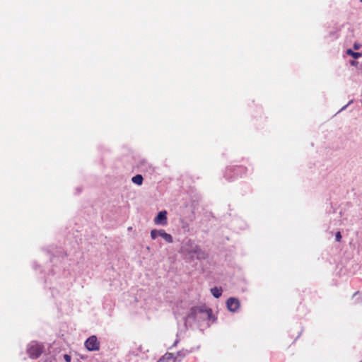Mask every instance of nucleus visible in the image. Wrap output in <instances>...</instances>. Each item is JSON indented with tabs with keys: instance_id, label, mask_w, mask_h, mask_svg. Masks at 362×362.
Here are the masks:
<instances>
[{
	"instance_id": "9d476101",
	"label": "nucleus",
	"mask_w": 362,
	"mask_h": 362,
	"mask_svg": "<svg viewBox=\"0 0 362 362\" xmlns=\"http://www.w3.org/2000/svg\"><path fill=\"white\" fill-rule=\"evenodd\" d=\"M346 53H347V54L351 56L354 59H358V58L361 57V53L355 52L353 50H351V49H347Z\"/></svg>"
},
{
	"instance_id": "7ed1b4c3",
	"label": "nucleus",
	"mask_w": 362,
	"mask_h": 362,
	"mask_svg": "<svg viewBox=\"0 0 362 362\" xmlns=\"http://www.w3.org/2000/svg\"><path fill=\"white\" fill-rule=\"evenodd\" d=\"M42 346L38 344H32L28 350V353L32 358H38L42 354Z\"/></svg>"
},
{
	"instance_id": "2eb2a0df",
	"label": "nucleus",
	"mask_w": 362,
	"mask_h": 362,
	"mask_svg": "<svg viewBox=\"0 0 362 362\" xmlns=\"http://www.w3.org/2000/svg\"><path fill=\"white\" fill-rule=\"evenodd\" d=\"M355 63H356V62H355L354 61H352V62H351V64H353V65H354V64H355Z\"/></svg>"
},
{
	"instance_id": "f8f14e48",
	"label": "nucleus",
	"mask_w": 362,
	"mask_h": 362,
	"mask_svg": "<svg viewBox=\"0 0 362 362\" xmlns=\"http://www.w3.org/2000/svg\"><path fill=\"white\" fill-rule=\"evenodd\" d=\"M64 359L66 362H71V357L68 355V354H64Z\"/></svg>"
},
{
	"instance_id": "dca6fc26",
	"label": "nucleus",
	"mask_w": 362,
	"mask_h": 362,
	"mask_svg": "<svg viewBox=\"0 0 362 362\" xmlns=\"http://www.w3.org/2000/svg\"><path fill=\"white\" fill-rule=\"evenodd\" d=\"M361 1L362 2V0H361Z\"/></svg>"
},
{
	"instance_id": "4468645a",
	"label": "nucleus",
	"mask_w": 362,
	"mask_h": 362,
	"mask_svg": "<svg viewBox=\"0 0 362 362\" xmlns=\"http://www.w3.org/2000/svg\"><path fill=\"white\" fill-rule=\"evenodd\" d=\"M195 248H196V249L194 250V252H197V250L198 249V247H197V246H195Z\"/></svg>"
},
{
	"instance_id": "0eeeda50",
	"label": "nucleus",
	"mask_w": 362,
	"mask_h": 362,
	"mask_svg": "<svg viewBox=\"0 0 362 362\" xmlns=\"http://www.w3.org/2000/svg\"><path fill=\"white\" fill-rule=\"evenodd\" d=\"M172 360H173V362H175L174 354L172 353H166L157 362H169L170 361Z\"/></svg>"
},
{
	"instance_id": "ddd939ff",
	"label": "nucleus",
	"mask_w": 362,
	"mask_h": 362,
	"mask_svg": "<svg viewBox=\"0 0 362 362\" xmlns=\"http://www.w3.org/2000/svg\"><path fill=\"white\" fill-rule=\"evenodd\" d=\"M354 48H355L356 49H358L359 48V47H358L357 45H354Z\"/></svg>"
},
{
	"instance_id": "f03ea898",
	"label": "nucleus",
	"mask_w": 362,
	"mask_h": 362,
	"mask_svg": "<svg viewBox=\"0 0 362 362\" xmlns=\"http://www.w3.org/2000/svg\"><path fill=\"white\" fill-rule=\"evenodd\" d=\"M158 236L162 237L167 243H173V237L171 235L167 233L164 230L153 229L151 231V237L152 239H156Z\"/></svg>"
},
{
	"instance_id": "423d86ee",
	"label": "nucleus",
	"mask_w": 362,
	"mask_h": 362,
	"mask_svg": "<svg viewBox=\"0 0 362 362\" xmlns=\"http://www.w3.org/2000/svg\"><path fill=\"white\" fill-rule=\"evenodd\" d=\"M189 351L187 350H180L175 355V362H180L187 354Z\"/></svg>"
},
{
	"instance_id": "1a4fd4ad",
	"label": "nucleus",
	"mask_w": 362,
	"mask_h": 362,
	"mask_svg": "<svg viewBox=\"0 0 362 362\" xmlns=\"http://www.w3.org/2000/svg\"><path fill=\"white\" fill-rule=\"evenodd\" d=\"M211 292L212 295L216 298H219L222 293L221 289L218 288L217 287H214V288H211Z\"/></svg>"
},
{
	"instance_id": "20e7f679",
	"label": "nucleus",
	"mask_w": 362,
	"mask_h": 362,
	"mask_svg": "<svg viewBox=\"0 0 362 362\" xmlns=\"http://www.w3.org/2000/svg\"><path fill=\"white\" fill-rule=\"evenodd\" d=\"M154 223L156 225L165 226L167 224V211H160L157 216L154 218Z\"/></svg>"
},
{
	"instance_id": "f257e3e1",
	"label": "nucleus",
	"mask_w": 362,
	"mask_h": 362,
	"mask_svg": "<svg viewBox=\"0 0 362 362\" xmlns=\"http://www.w3.org/2000/svg\"><path fill=\"white\" fill-rule=\"evenodd\" d=\"M84 346L89 351H96L100 350V343L95 335H92L85 341Z\"/></svg>"
},
{
	"instance_id": "39448f33",
	"label": "nucleus",
	"mask_w": 362,
	"mask_h": 362,
	"mask_svg": "<svg viewBox=\"0 0 362 362\" xmlns=\"http://www.w3.org/2000/svg\"><path fill=\"white\" fill-rule=\"evenodd\" d=\"M226 305L229 310L235 312L240 307V302L235 298H229L226 301Z\"/></svg>"
},
{
	"instance_id": "9b49d317",
	"label": "nucleus",
	"mask_w": 362,
	"mask_h": 362,
	"mask_svg": "<svg viewBox=\"0 0 362 362\" xmlns=\"http://www.w3.org/2000/svg\"><path fill=\"white\" fill-rule=\"evenodd\" d=\"M335 238H336V240L338 241V242H340L341 241V233L340 232H337L335 235Z\"/></svg>"
},
{
	"instance_id": "6e6552de",
	"label": "nucleus",
	"mask_w": 362,
	"mask_h": 362,
	"mask_svg": "<svg viewBox=\"0 0 362 362\" xmlns=\"http://www.w3.org/2000/svg\"><path fill=\"white\" fill-rule=\"evenodd\" d=\"M143 180H144V179H143L142 175H139V174H138V175H136L134 176V177L132 178V181L134 184H136V185H142V183H143Z\"/></svg>"
}]
</instances>
